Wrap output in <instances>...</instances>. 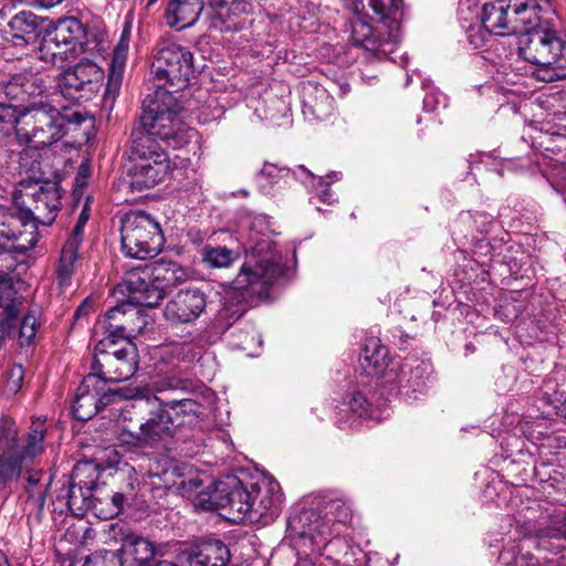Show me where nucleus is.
<instances>
[{"label":"nucleus","mask_w":566,"mask_h":566,"mask_svg":"<svg viewBox=\"0 0 566 566\" xmlns=\"http://www.w3.org/2000/svg\"><path fill=\"white\" fill-rule=\"evenodd\" d=\"M282 501L280 484L265 478L247 485L237 478L219 481L209 495L211 506L229 507L239 520L263 524L279 516Z\"/></svg>","instance_id":"f257e3e1"},{"label":"nucleus","mask_w":566,"mask_h":566,"mask_svg":"<svg viewBox=\"0 0 566 566\" xmlns=\"http://www.w3.org/2000/svg\"><path fill=\"white\" fill-rule=\"evenodd\" d=\"M184 108L169 90H156L143 102L140 116L142 129H135L133 136L149 135L160 139L167 147L179 149L197 137V132L187 126L182 119Z\"/></svg>","instance_id":"f03ea898"},{"label":"nucleus","mask_w":566,"mask_h":566,"mask_svg":"<svg viewBox=\"0 0 566 566\" xmlns=\"http://www.w3.org/2000/svg\"><path fill=\"white\" fill-rule=\"evenodd\" d=\"M554 15L526 27L518 45V55L535 66L533 75L546 83L566 78V40L551 27Z\"/></svg>","instance_id":"7ed1b4c3"},{"label":"nucleus","mask_w":566,"mask_h":566,"mask_svg":"<svg viewBox=\"0 0 566 566\" xmlns=\"http://www.w3.org/2000/svg\"><path fill=\"white\" fill-rule=\"evenodd\" d=\"M265 222L258 217L252 224L250 247L245 249V261L233 280L235 291H245L253 295H263L283 274L281 256L268 233L256 235V228Z\"/></svg>","instance_id":"20e7f679"},{"label":"nucleus","mask_w":566,"mask_h":566,"mask_svg":"<svg viewBox=\"0 0 566 566\" xmlns=\"http://www.w3.org/2000/svg\"><path fill=\"white\" fill-rule=\"evenodd\" d=\"M83 120L81 113H61L49 97H41L21 107L15 136L22 145L42 148L61 140L66 134L67 123L80 124Z\"/></svg>","instance_id":"39448f33"},{"label":"nucleus","mask_w":566,"mask_h":566,"mask_svg":"<svg viewBox=\"0 0 566 566\" xmlns=\"http://www.w3.org/2000/svg\"><path fill=\"white\" fill-rule=\"evenodd\" d=\"M195 407L196 403L191 399L165 403L151 412L144 422L122 415L117 423V439L122 446L128 448L155 447L158 442L171 437L175 428L181 424L174 416L193 412Z\"/></svg>","instance_id":"423d86ee"},{"label":"nucleus","mask_w":566,"mask_h":566,"mask_svg":"<svg viewBox=\"0 0 566 566\" xmlns=\"http://www.w3.org/2000/svg\"><path fill=\"white\" fill-rule=\"evenodd\" d=\"M554 11L551 0H494L483 6L481 23L486 32L503 36L548 21Z\"/></svg>","instance_id":"0eeeda50"},{"label":"nucleus","mask_w":566,"mask_h":566,"mask_svg":"<svg viewBox=\"0 0 566 566\" xmlns=\"http://www.w3.org/2000/svg\"><path fill=\"white\" fill-rule=\"evenodd\" d=\"M45 433L44 422L34 420L20 444L15 422L7 417L0 420V478L3 482L17 478L23 467L44 451Z\"/></svg>","instance_id":"6e6552de"},{"label":"nucleus","mask_w":566,"mask_h":566,"mask_svg":"<svg viewBox=\"0 0 566 566\" xmlns=\"http://www.w3.org/2000/svg\"><path fill=\"white\" fill-rule=\"evenodd\" d=\"M151 72L157 90L178 93L188 87L195 76L193 55L180 44L161 39L156 44Z\"/></svg>","instance_id":"1a4fd4ad"},{"label":"nucleus","mask_w":566,"mask_h":566,"mask_svg":"<svg viewBox=\"0 0 566 566\" xmlns=\"http://www.w3.org/2000/svg\"><path fill=\"white\" fill-rule=\"evenodd\" d=\"M133 166L129 168V186L133 191H144L164 181L170 171L166 151L149 135L133 139Z\"/></svg>","instance_id":"9d476101"},{"label":"nucleus","mask_w":566,"mask_h":566,"mask_svg":"<svg viewBox=\"0 0 566 566\" xmlns=\"http://www.w3.org/2000/svg\"><path fill=\"white\" fill-rule=\"evenodd\" d=\"M120 243L126 256L145 260L161 251L165 238L159 222L151 214L135 210L122 218Z\"/></svg>","instance_id":"9b49d317"},{"label":"nucleus","mask_w":566,"mask_h":566,"mask_svg":"<svg viewBox=\"0 0 566 566\" xmlns=\"http://www.w3.org/2000/svg\"><path fill=\"white\" fill-rule=\"evenodd\" d=\"M122 397L134 399V406L143 401L147 403H156L158 401L157 397L148 388H137L133 394L122 395L120 391L112 390L105 386V381L96 374H88L84 377L75 391L72 401V412L77 420L87 421L95 416L98 410Z\"/></svg>","instance_id":"f8f14e48"},{"label":"nucleus","mask_w":566,"mask_h":566,"mask_svg":"<svg viewBox=\"0 0 566 566\" xmlns=\"http://www.w3.org/2000/svg\"><path fill=\"white\" fill-rule=\"evenodd\" d=\"M93 369L101 379L118 382L129 379L138 369V350L136 345L126 339L124 343L102 338L95 346Z\"/></svg>","instance_id":"ddd939ff"},{"label":"nucleus","mask_w":566,"mask_h":566,"mask_svg":"<svg viewBox=\"0 0 566 566\" xmlns=\"http://www.w3.org/2000/svg\"><path fill=\"white\" fill-rule=\"evenodd\" d=\"M39 240V231L31 209L17 203L0 206V243L13 241V248L20 252L31 250Z\"/></svg>","instance_id":"4468645a"},{"label":"nucleus","mask_w":566,"mask_h":566,"mask_svg":"<svg viewBox=\"0 0 566 566\" xmlns=\"http://www.w3.org/2000/svg\"><path fill=\"white\" fill-rule=\"evenodd\" d=\"M103 78V69L96 62L83 59L61 74L59 86L66 98L90 99L99 90Z\"/></svg>","instance_id":"2eb2a0df"},{"label":"nucleus","mask_w":566,"mask_h":566,"mask_svg":"<svg viewBox=\"0 0 566 566\" xmlns=\"http://www.w3.org/2000/svg\"><path fill=\"white\" fill-rule=\"evenodd\" d=\"M147 325L146 316L133 304H120L108 310L98 321L97 327L103 331V338L118 343L136 337Z\"/></svg>","instance_id":"dca6fc26"},{"label":"nucleus","mask_w":566,"mask_h":566,"mask_svg":"<svg viewBox=\"0 0 566 566\" xmlns=\"http://www.w3.org/2000/svg\"><path fill=\"white\" fill-rule=\"evenodd\" d=\"M206 306L207 297L200 289H186L167 302L164 316L172 325L191 324L200 317Z\"/></svg>","instance_id":"f3484780"},{"label":"nucleus","mask_w":566,"mask_h":566,"mask_svg":"<svg viewBox=\"0 0 566 566\" xmlns=\"http://www.w3.org/2000/svg\"><path fill=\"white\" fill-rule=\"evenodd\" d=\"M174 553L179 564L192 562L196 566H226L230 560L229 548L219 539L200 544L178 543Z\"/></svg>","instance_id":"a211bd4d"},{"label":"nucleus","mask_w":566,"mask_h":566,"mask_svg":"<svg viewBox=\"0 0 566 566\" xmlns=\"http://www.w3.org/2000/svg\"><path fill=\"white\" fill-rule=\"evenodd\" d=\"M291 530L312 546L321 548L326 535H332V527L324 520L319 502L314 506L303 507L289 520Z\"/></svg>","instance_id":"6ab92c4d"},{"label":"nucleus","mask_w":566,"mask_h":566,"mask_svg":"<svg viewBox=\"0 0 566 566\" xmlns=\"http://www.w3.org/2000/svg\"><path fill=\"white\" fill-rule=\"evenodd\" d=\"M359 367L368 377H385L387 382L394 377L399 367V361L388 358V349L379 338L370 337L366 340L359 358Z\"/></svg>","instance_id":"aec40b11"},{"label":"nucleus","mask_w":566,"mask_h":566,"mask_svg":"<svg viewBox=\"0 0 566 566\" xmlns=\"http://www.w3.org/2000/svg\"><path fill=\"white\" fill-rule=\"evenodd\" d=\"M247 11V4L238 1L212 0L207 10V20L210 29L228 32L239 29V17Z\"/></svg>","instance_id":"412c9836"},{"label":"nucleus","mask_w":566,"mask_h":566,"mask_svg":"<svg viewBox=\"0 0 566 566\" xmlns=\"http://www.w3.org/2000/svg\"><path fill=\"white\" fill-rule=\"evenodd\" d=\"M34 207L31 210L35 223L50 224L60 209V190L55 182H45L32 193Z\"/></svg>","instance_id":"4be33fe9"},{"label":"nucleus","mask_w":566,"mask_h":566,"mask_svg":"<svg viewBox=\"0 0 566 566\" xmlns=\"http://www.w3.org/2000/svg\"><path fill=\"white\" fill-rule=\"evenodd\" d=\"M83 36L84 28L81 22L75 18H69L57 23L49 41V45L54 44L57 49L62 45L64 46V50L54 52V55L75 52L77 46L84 51L82 43Z\"/></svg>","instance_id":"5701e85b"},{"label":"nucleus","mask_w":566,"mask_h":566,"mask_svg":"<svg viewBox=\"0 0 566 566\" xmlns=\"http://www.w3.org/2000/svg\"><path fill=\"white\" fill-rule=\"evenodd\" d=\"M431 375V365L423 360H413L399 363V367L394 377L389 379L402 387H410L415 391H421L426 386V380Z\"/></svg>","instance_id":"b1692460"},{"label":"nucleus","mask_w":566,"mask_h":566,"mask_svg":"<svg viewBox=\"0 0 566 566\" xmlns=\"http://www.w3.org/2000/svg\"><path fill=\"white\" fill-rule=\"evenodd\" d=\"M202 9L201 0H170L166 11L167 24L178 30L191 27Z\"/></svg>","instance_id":"393cba45"},{"label":"nucleus","mask_w":566,"mask_h":566,"mask_svg":"<svg viewBox=\"0 0 566 566\" xmlns=\"http://www.w3.org/2000/svg\"><path fill=\"white\" fill-rule=\"evenodd\" d=\"M326 535L321 548L313 546V551L325 556L335 566H354L356 562V549L343 537L327 539Z\"/></svg>","instance_id":"a878e982"},{"label":"nucleus","mask_w":566,"mask_h":566,"mask_svg":"<svg viewBox=\"0 0 566 566\" xmlns=\"http://www.w3.org/2000/svg\"><path fill=\"white\" fill-rule=\"evenodd\" d=\"M23 470H25L28 481L27 510H29L30 513H40L45 503L49 483H41L43 478V472L41 470H30L28 469V465L23 467L22 471Z\"/></svg>","instance_id":"bb28decb"},{"label":"nucleus","mask_w":566,"mask_h":566,"mask_svg":"<svg viewBox=\"0 0 566 566\" xmlns=\"http://www.w3.org/2000/svg\"><path fill=\"white\" fill-rule=\"evenodd\" d=\"M122 549L132 555L140 565L150 563L157 554L156 547L150 541L132 532L123 534Z\"/></svg>","instance_id":"cd10ccee"},{"label":"nucleus","mask_w":566,"mask_h":566,"mask_svg":"<svg viewBox=\"0 0 566 566\" xmlns=\"http://www.w3.org/2000/svg\"><path fill=\"white\" fill-rule=\"evenodd\" d=\"M8 27L14 39L28 43L38 36L40 19L31 11H21L11 18Z\"/></svg>","instance_id":"c85d7f7f"},{"label":"nucleus","mask_w":566,"mask_h":566,"mask_svg":"<svg viewBox=\"0 0 566 566\" xmlns=\"http://www.w3.org/2000/svg\"><path fill=\"white\" fill-rule=\"evenodd\" d=\"M129 46V36L128 31L124 30L123 34L114 49L111 70L108 75L107 90L116 91L118 90L127 59V52Z\"/></svg>","instance_id":"c756f323"},{"label":"nucleus","mask_w":566,"mask_h":566,"mask_svg":"<svg viewBox=\"0 0 566 566\" xmlns=\"http://www.w3.org/2000/svg\"><path fill=\"white\" fill-rule=\"evenodd\" d=\"M324 520L332 527V533H339L338 525H344L352 518V510L340 499H326L319 502Z\"/></svg>","instance_id":"7c9ffc66"},{"label":"nucleus","mask_w":566,"mask_h":566,"mask_svg":"<svg viewBox=\"0 0 566 566\" xmlns=\"http://www.w3.org/2000/svg\"><path fill=\"white\" fill-rule=\"evenodd\" d=\"M127 284L133 293L132 298L142 305L151 307L161 298L159 287L150 285L146 277L132 273L127 279Z\"/></svg>","instance_id":"2f4dec72"},{"label":"nucleus","mask_w":566,"mask_h":566,"mask_svg":"<svg viewBox=\"0 0 566 566\" xmlns=\"http://www.w3.org/2000/svg\"><path fill=\"white\" fill-rule=\"evenodd\" d=\"M240 250L227 247L206 245L202 249V262L210 269L229 268L240 258Z\"/></svg>","instance_id":"473e14b6"},{"label":"nucleus","mask_w":566,"mask_h":566,"mask_svg":"<svg viewBox=\"0 0 566 566\" xmlns=\"http://www.w3.org/2000/svg\"><path fill=\"white\" fill-rule=\"evenodd\" d=\"M294 175L289 168L265 163L258 175V184L263 192L270 193L274 186L286 185Z\"/></svg>","instance_id":"72a5a7b5"},{"label":"nucleus","mask_w":566,"mask_h":566,"mask_svg":"<svg viewBox=\"0 0 566 566\" xmlns=\"http://www.w3.org/2000/svg\"><path fill=\"white\" fill-rule=\"evenodd\" d=\"M365 0H353L352 9L356 14H360L365 9ZM368 7L373 10L374 14L380 20L396 21V13L398 12V0H367Z\"/></svg>","instance_id":"f704fd0d"},{"label":"nucleus","mask_w":566,"mask_h":566,"mask_svg":"<svg viewBox=\"0 0 566 566\" xmlns=\"http://www.w3.org/2000/svg\"><path fill=\"white\" fill-rule=\"evenodd\" d=\"M174 474L178 478L174 481V485L184 496H190L202 486L203 481L200 474L191 467H177L174 469Z\"/></svg>","instance_id":"c9c22d12"},{"label":"nucleus","mask_w":566,"mask_h":566,"mask_svg":"<svg viewBox=\"0 0 566 566\" xmlns=\"http://www.w3.org/2000/svg\"><path fill=\"white\" fill-rule=\"evenodd\" d=\"M357 19L352 23V41L355 45L361 46L367 51H379L377 39L369 23L357 14Z\"/></svg>","instance_id":"e433bc0d"},{"label":"nucleus","mask_w":566,"mask_h":566,"mask_svg":"<svg viewBox=\"0 0 566 566\" xmlns=\"http://www.w3.org/2000/svg\"><path fill=\"white\" fill-rule=\"evenodd\" d=\"M143 274L147 279L153 276L155 281H161L164 285L168 286L182 280L185 271L176 262H159L154 265L150 274L147 272H143Z\"/></svg>","instance_id":"4c0bfd02"},{"label":"nucleus","mask_w":566,"mask_h":566,"mask_svg":"<svg viewBox=\"0 0 566 566\" xmlns=\"http://www.w3.org/2000/svg\"><path fill=\"white\" fill-rule=\"evenodd\" d=\"M81 245H77L72 242H65L63 245L60 262L57 265V277L61 284H65L72 276L74 271V264L78 258V249Z\"/></svg>","instance_id":"58836bf2"},{"label":"nucleus","mask_w":566,"mask_h":566,"mask_svg":"<svg viewBox=\"0 0 566 566\" xmlns=\"http://www.w3.org/2000/svg\"><path fill=\"white\" fill-rule=\"evenodd\" d=\"M243 296H238L235 291L229 292L224 297L223 306L219 312V318L228 325L239 319L245 312L247 305Z\"/></svg>","instance_id":"ea45409f"},{"label":"nucleus","mask_w":566,"mask_h":566,"mask_svg":"<svg viewBox=\"0 0 566 566\" xmlns=\"http://www.w3.org/2000/svg\"><path fill=\"white\" fill-rule=\"evenodd\" d=\"M302 172L306 174L311 179L312 186L315 188L317 196L323 202L332 203L334 201L333 193L329 192L328 186L340 179V172L333 171L325 177H315L311 171L306 170L303 166L298 168Z\"/></svg>","instance_id":"a19ab883"},{"label":"nucleus","mask_w":566,"mask_h":566,"mask_svg":"<svg viewBox=\"0 0 566 566\" xmlns=\"http://www.w3.org/2000/svg\"><path fill=\"white\" fill-rule=\"evenodd\" d=\"M0 95L10 101H23V75L17 74L0 83Z\"/></svg>","instance_id":"79ce46f5"},{"label":"nucleus","mask_w":566,"mask_h":566,"mask_svg":"<svg viewBox=\"0 0 566 566\" xmlns=\"http://www.w3.org/2000/svg\"><path fill=\"white\" fill-rule=\"evenodd\" d=\"M29 97L30 102L39 101L41 97H49L44 94L43 81L33 75H23V101Z\"/></svg>","instance_id":"37998d69"},{"label":"nucleus","mask_w":566,"mask_h":566,"mask_svg":"<svg viewBox=\"0 0 566 566\" xmlns=\"http://www.w3.org/2000/svg\"><path fill=\"white\" fill-rule=\"evenodd\" d=\"M349 411L357 415V417H367L376 419L374 410L369 408L367 399L360 392H354L350 395L349 400L345 403Z\"/></svg>","instance_id":"c03bdc74"},{"label":"nucleus","mask_w":566,"mask_h":566,"mask_svg":"<svg viewBox=\"0 0 566 566\" xmlns=\"http://www.w3.org/2000/svg\"><path fill=\"white\" fill-rule=\"evenodd\" d=\"M24 379V369L21 365H13L6 374L4 386L6 390L9 394H17L22 385Z\"/></svg>","instance_id":"a18cd8bd"},{"label":"nucleus","mask_w":566,"mask_h":566,"mask_svg":"<svg viewBox=\"0 0 566 566\" xmlns=\"http://www.w3.org/2000/svg\"><path fill=\"white\" fill-rule=\"evenodd\" d=\"M533 532L538 538H564L566 536L564 518L559 516L554 525L538 527Z\"/></svg>","instance_id":"49530a36"},{"label":"nucleus","mask_w":566,"mask_h":566,"mask_svg":"<svg viewBox=\"0 0 566 566\" xmlns=\"http://www.w3.org/2000/svg\"><path fill=\"white\" fill-rule=\"evenodd\" d=\"M20 111L21 107L0 102V124H14L17 126Z\"/></svg>","instance_id":"de8ad7c7"},{"label":"nucleus","mask_w":566,"mask_h":566,"mask_svg":"<svg viewBox=\"0 0 566 566\" xmlns=\"http://www.w3.org/2000/svg\"><path fill=\"white\" fill-rule=\"evenodd\" d=\"M87 220H88V213H87L86 209L84 208L82 210V212L80 213V216L77 218V222L74 226V228L71 232V235L66 240V242H72L77 245H81L82 240H83V230H84V227H85Z\"/></svg>","instance_id":"09e8293b"},{"label":"nucleus","mask_w":566,"mask_h":566,"mask_svg":"<svg viewBox=\"0 0 566 566\" xmlns=\"http://www.w3.org/2000/svg\"><path fill=\"white\" fill-rule=\"evenodd\" d=\"M36 325L38 322L34 315H25L20 327L21 337L31 340L35 336Z\"/></svg>","instance_id":"8fccbe9b"},{"label":"nucleus","mask_w":566,"mask_h":566,"mask_svg":"<svg viewBox=\"0 0 566 566\" xmlns=\"http://www.w3.org/2000/svg\"><path fill=\"white\" fill-rule=\"evenodd\" d=\"M124 499L122 493L113 494L111 497V507L104 513V518L117 516L122 512Z\"/></svg>","instance_id":"3c124183"},{"label":"nucleus","mask_w":566,"mask_h":566,"mask_svg":"<svg viewBox=\"0 0 566 566\" xmlns=\"http://www.w3.org/2000/svg\"><path fill=\"white\" fill-rule=\"evenodd\" d=\"M443 99V95L440 93H428L423 98V107L428 112H433L437 105L440 103V99Z\"/></svg>","instance_id":"603ef678"},{"label":"nucleus","mask_w":566,"mask_h":566,"mask_svg":"<svg viewBox=\"0 0 566 566\" xmlns=\"http://www.w3.org/2000/svg\"><path fill=\"white\" fill-rule=\"evenodd\" d=\"M515 566H539L538 560L531 554H521L515 557Z\"/></svg>","instance_id":"864d4df0"},{"label":"nucleus","mask_w":566,"mask_h":566,"mask_svg":"<svg viewBox=\"0 0 566 566\" xmlns=\"http://www.w3.org/2000/svg\"><path fill=\"white\" fill-rule=\"evenodd\" d=\"M42 8H53L54 6L61 3L63 0H34Z\"/></svg>","instance_id":"5fc2aeb1"},{"label":"nucleus","mask_w":566,"mask_h":566,"mask_svg":"<svg viewBox=\"0 0 566 566\" xmlns=\"http://www.w3.org/2000/svg\"><path fill=\"white\" fill-rule=\"evenodd\" d=\"M180 565L181 566H196L192 562H184ZM157 566H176V565L170 562H161Z\"/></svg>","instance_id":"6e6d98bb"},{"label":"nucleus","mask_w":566,"mask_h":566,"mask_svg":"<svg viewBox=\"0 0 566 566\" xmlns=\"http://www.w3.org/2000/svg\"><path fill=\"white\" fill-rule=\"evenodd\" d=\"M62 492L64 493L63 496H66L67 497V502H66V505H71V501H70V497H71V486H67V488H63L62 489Z\"/></svg>","instance_id":"4d7b16f0"},{"label":"nucleus","mask_w":566,"mask_h":566,"mask_svg":"<svg viewBox=\"0 0 566 566\" xmlns=\"http://www.w3.org/2000/svg\"><path fill=\"white\" fill-rule=\"evenodd\" d=\"M6 483L7 482H3V480L0 478V506L2 505V503L4 501L3 485Z\"/></svg>","instance_id":"13d9d810"},{"label":"nucleus","mask_w":566,"mask_h":566,"mask_svg":"<svg viewBox=\"0 0 566 566\" xmlns=\"http://www.w3.org/2000/svg\"><path fill=\"white\" fill-rule=\"evenodd\" d=\"M0 566H10L6 556L0 552Z\"/></svg>","instance_id":"bf43d9fd"},{"label":"nucleus","mask_w":566,"mask_h":566,"mask_svg":"<svg viewBox=\"0 0 566 566\" xmlns=\"http://www.w3.org/2000/svg\"><path fill=\"white\" fill-rule=\"evenodd\" d=\"M3 339H4V333H3V331L0 328V348L2 347Z\"/></svg>","instance_id":"052dcab7"},{"label":"nucleus","mask_w":566,"mask_h":566,"mask_svg":"<svg viewBox=\"0 0 566 566\" xmlns=\"http://www.w3.org/2000/svg\"><path fill=\"white\" fill-rule=\"evenodd\" d=\"M156 2H157V0H147L146 8H150Z\"/></svg>","instance_id":"680f3d73"},{"label":"nucleus","mask_w":566,"mask_h":566,"mask_svg":"<svg viewBox=\"0 0 566 566\" xmlns=\"http://www.w3.org/2000/svg\"><path fill=\"white\" fill-rule=\"evenodd\" d=\"M106 452L108 453V458H111V454H114L116 457V451L113 449L106 450Z\"/></svg>","instance_id":"e2e57ef3"},{"label":"nucleus","mask_w":566,"mask_h":566,"mask_svg":"<svg viewBox=\"0 0 566 566\" xmlns=\"http://www.w3.org/2000/svg\"><path fill=\"white\" fill-rule=\"evenodd\" d=\"M82 176L84 177L85 175H84V171H82V169H81V170L77 172V177H76V179L78 180V179H80V177H82Z\"/></svg>","instance_id":"0e129e2a"},{"label":"nucleus","mask_w":566,"mask_h":566,"mask_svg":"<svg viewBox=\"0 0 566 566\" xmlns=\"http://www.w3.org/2000/svg\"><path fill=\"white\" fill-rule=\"evenodd\" d=\"M118 461L116 459L112 460L111 464H116Z\"/></svg>","instance_id":"69168bd1"},{"label":"nucleus","mask_w":566,"mask_h":566,"mask_svg":"<svg viewBox=\"0 0 566 566\" xmlns=\"http://www.w3.org/2000/svg\"><path fill=\"white\" fill-rule=\"evenodd\" d=\"M94 560H95V565H97L98 564L97 557H95Z\"/></svg>","instance_id":"338daca9"},{"label":"nucleus","mask_w":566,"mask_h":566,"mask_svg":"<svg viewBox=\"0 0 566 566\" xmlns=\"http://www.w3.org/2000/svg\"><path fill=\"white\" fill-rule=\"evenodd\" d=\"M565 408H566V400H565Z\"/></svg>","instance_id":"774afa93"}]
</instances>
